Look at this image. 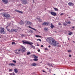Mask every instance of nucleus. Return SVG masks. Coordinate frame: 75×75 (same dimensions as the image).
Segmentation results:
<instances>
[{
    "label": "nucleus",
    "instance_id": "5701e85b",
    "mask_svg": "<svg viewBox=\"0 0 75 75\" xmlns=\"http://www.w3.org/2000/svg\"><path fill=\"white\" fill-rule=\"evenodd\" d=\"M55 11H58V9L56 8H53Z\"/></svg>",
    "mask_w": 75,
    "mask_h": 75
},
{
    "label": "nucleus",
    "instance_id": "ea45409f",
    "mask_svg": "<svg viewBox=\"0 0 75 75\" xmlns=\"http://www.w3.org/2000/svg\"><path fill=\"white\" fill-rule=\"evenodd\" d=\"M57 47H61V45H58Z\"/></svg>",
    "mask_w": 75,
    "mask_h": 75
},
{
    "label": "nucleus",
    "instance_id": "f03ea898",
    "mask_svg": "<svg viewBox=\"0 0 75 75\" xmlns=\"http://www.w3.org/2000/svg\"><path fill=\"white\" fill-rule=\"evenodd\" d=\"M22 42L23 44H29L30 45H32V44H33V43L32 42H30L28 41L25 40L22 41Z\"/></svg>",
    "mask_w": 75,
    "mask_h": 75
},
{
    "label": "nucleus",
    "instance_id": "393cba45",
    "mask_svg": "<svg viewBox=\"0 0 75 75\" xmlns=\"http://www.w3.org/2000/svg\"><path fill=\"white\" fill-rule=\"evenodd\" d=\"M33 61H38V59L35 58L34 59H33Z\"/></svg>",
    "mask_w": 75,
    "mask_h": 75
},
{
    "label": "nucleus",
    "instance_id": "2eb2a0df",
    "mask_svg": "<svg viewBox=\"0 0 75 75\" xmlns=\"http://www.w3.org/2000/svg\"><path fill=\"white\" fill-rule=\"evenodd\" d=\"M50 27H51V28L52 29L54 28L55 27V26H54V25H53L52 24V23H51Z\"/></svg>",
    "mask_w": 75,
    "mask_h": 75
},
{
    "label": "nucleus",
    "instance_id": "4468645a",
    "mask_svg": "<svg viewBox=\"0 0 75 75\" xmlns=\"http://www.w3.org/2000/svg\"><path fill=\"white\" fill-rule=\"evenodd\" d=\"M9 65H11V66H16V64H15L11 63L9 64Z\"/></svg>",
    "mask_w": 75,
    "mask_h": 75
},
{
    "label": "nucleus",
    "instance_id": "052dcab7",
    "mask_svg": "<svg viewBox=\"0 0 75 75\" xmlns=\"http://www.w3.org/2000/svg\"><path fill=\"white\" fill-rule=\"evenodd\" d=\"M69 32H70V31H69Z\"/></svg>",
    "mask_w": 75,
    "mask_h": 75
},
{
    "label": "nucleus",
    "instance_id": "a211bd4d",
    "mask_svg": "<svg viewBox=\"0 0 75 75\" xmlns=\"http://www.w3.org/2000/svg\"><path fill=\"white\" fill-rule=\"evenodd\" d=\"M47 65H49V66H50V67H52V65L51 64L49 63H47Z\"/></svg>",
    "mask_w": 75,
    "mask_h": 75
},
{
    "label": "nucleus",
    "instance_id": "0eeeda50",
    "mask_svg": "<svg viewBox=\"0 0 75 75\" xmlns=\"http://www.w3.org/2000/svg\"><path fill=\"white\" fill-rule=\"evenodd\" d=\"M25 24H27L28 25H31V24H32V23L30 21H26L25 22Z\"/></svg>",
    "mask_w": 75,
    "mask_h": 75
},
{
    "label": "nucleus",
    "instance_id": "6e6d98bb",
    "mask_svg": "<svg viewBox=\"0 0 75 75\" xmlns=\"http://www.w3.org/2000/svg\"><path fill=\"white\" fill-rule=\"evenodd\" d=\"M71 28H74V27L73 26Z\"/></svg>",
    "mask_w": 75,
    "mask_h": 75
},
{
    "label": "nucleus",
    "instance_id": "4c0bfd02",
    "mask_svg": "<svg viewBox=\"0 0 75 75\" xmlns=\"http://www.w3.org/2000/svg\"><path fill=\"white\" fill-rule=\"evenodd\" d=\"M68 52H71V50H68Z\"/></svg>",
    "mask_w": 75,
    "mask_h": 75
},
{
    "label": "nucleus",
    "instance_id": "4d7b16f0",
    "mask_svg": "<svg viewBox=\"0 0 75 75\" xmlns=\"http://www.w3.org/2000/svg\"><path fill=\"white\" fill-rule=\"evenodd\" d=\"M42 72H45V71L42 70Z\"/></svg>",
    "mask_w": 75,
    "mask_h": 75
},
{
    "label": "nucleus",
    "instance_id": "de8ad7c7",
    "mask_svg": "<svg viewBox=\"0 0 75 75\" xmlns=\"http://www.w3.org/2000/svg\"><path fill=\"white\" fill-rule=\"evenodd\" d=\"M3 9H1L0 10V12L1 11H3Z\"/></svg>",
    "mask_w": 75,
    "mask_h": 75
},
{
    "label": "nucleus",
    "instance_id": "b1692460",
    "mask_svg": "<svg viewBox=\"0 0 75 75\" xmlns=\"http://www.w3.org/2000/svg\"><path fill=\"white\" fill-rule=\"evenodd\" d=\"M13 31H14L15 33H17V30L13 29Z\"/></svg>",
    "mask_w": 75,
    "mask_h": 75
},
{
    "label": "nucleus",
    "instance_id": "8fccbe9b",
    "mask_svg": "<svg viewBox=\"0 0 75 75\" xmlns=\"http://www.w3.org/2000/svg\"><path fill=\"white\" fill-rule=\"evenodd\" d=\"M48 47H49V48H50L51 47V46H50V45H49V46H48Z\"/></svg>",
    "mask_w": 75,
    "mask_h": 75
},
{
    "label": "nucleus",
    "instance_id": "dca6fc26",
    "mask_svg": "<svg viewBox=\"0 0 75 75\" xmlns=\"http://www.w3.org/2000/svg\"><path fill=\"white\" fill-rule=\"evenodd\" d=\"M37 64H36V63H32L31 64V66H36Z\"/></svg>",
    "mask_w": 75,
    "mask_h": 75
},
{
    "label": "nucleus",
    "instance_id": "13d9d810",
    "mask_svg": "<svg viewBox=\"0 0 75 75\" xmlns=\"http://www.w3.org/2000/svg\"><path fill=\"white\" fill-rule=\"evenodd\" d=\"M38 20H40V18H38Z\"/></svg>",
    "mask_w": 75,
    "mask_h": 75
},
{
    "label": "nucleus",
    "instance_id": "412c9836",
    "mask_svg": "<svg viewBox=\"0 0 75 75\" xmlns=\"http://www.w3.org/2000/svg\"><path fill=\"white\" fill-rule=\"evenodd\" d=\"M45 31H48V28H44Z\"/></svg>",
    "mask_w": 75,
    "mask_h": 75
},
{
    "label": "nucleus",
    "instance_id": "72a5a7b5",
    "mask_svg": "<svg viewBox=\"0 0 75 75\" xmlns=\"http://www.w3.org/2000/svg\"><path fill=\"white\" fill-rule=\"evenodd\" d=\"M37 41H39L40 42H41V39H37Z\"/></svg>",
    "mask_w": 75,
    "mask_h": 75
},
{
    "label": "nucleus",
    "instance_id": "c756f323",
    "mask_svg": "<svg viewBox=\"0 0 75 75\" xmlns=\"http://www.w3.org/2000/svg\"><path fill=\"white\" fill-rule=\"evenodd\" d=\"M10 75H15V74H14V73L13 72L12 73H11Z\"/></svg>",
    "mask_w": 75,
    "mask_h": 75
},
{
    "label": "nucleus",
    "instance_id": "aec40b11",
    "mask_svg": "<svg viewBox=\"0 0 75 75\" xmlns=\"http://www.w3.org/2000/svg\"><path fill=\"white\" fill-rule=\"evenodd\" d=\"M29 28H31V29H32V30H34L35 31H37V30L35 29H34L30 26H29L28 27Z\"/></svg>",
    "mask_w": 75,
    "mask_h": 75
},
{
    "label": "nucleus",
    "instance_id": "20e7f679",
    "mask_svg": "<svg viewBox=\"0 0 75 75\" xmlns=\"http://www.w3.org/2000/svg\"><path fill=\"white\" fill-rule=\"evenodd\" d=\"M5 32H4V28H1L0 30V33L5 34Z\"/></svg>",
    "mask_w": 75,
    "mask_h": 75
},
{
    "label": "nucleus",
    "instance_id": "f8f14e48",
    "mask_svg": "<svg viewBox=\"0 0 75 75\" xmlns=\"http://www.w3.org/2000/svg\"><path fill=\"white\" fill-rule=\"evenodd\" d=\"M42 25H48V23L47 22H45L42 24Z\"/></svg>",
    "mask_w": 75,
    "mask_h": 75
},
{
    "label": "nucleus",
    "instance_id": "bf43d9fd",
    "mask_svg": "<svg viewBox=\"0 0 75 75\" xmlns=\"http://www.w3.org/2000/svg\"><path fill=\"white\" fill-rule=\"evenodd\" d=\"M73 42H74V43L75 42H74V41H73Z\"/></svg>",
    "mask_w": 75,
    "mask_h": 75
},
{
    "label": "nucleus",
    "instance_id": "cd10ccee",
    "mask_svg": "<svg viewBox=\"0 0 75 75\" xmlns=\"http://www.w3.org/2000/svg\"><path fill=\"white\" fill-rule=\"evenodd\" d=\"M12 45H13L14 44V45H16V43L14 42H12Z\"/></svg>",
    "mask_w": 75,
    "mask_h": 75
},
{
    "label": "nucleus",
    "instance_id": "a878e982",
    "mask_svg": "<svg viewBox=\"0 0 75 75\" xmlns=\"http://www.w3.org/2000/svg\"><path fill=\"white\" fill-rule=\"evenodd\" d=\"M66 23H67V24H71V22L70 21H69L68 22H66Z\"/></svg>",
    "mask_w": 75,
    "mask_h": 75
},
{
    "label": "nucleus",
    "instance_id": "e433bc0d",
    "mask_svg": "<svg viewBox=\"0 0 75 75\" xmlns=\"http://www.w3.org/2000/svg\"><path fill=\"white\" fill-rule=\"evenodd\" d=\"M63 24L64 25H67V24L65 23H63Z\"/></svg>",
    "mask_w": 75,
    "mask_h": 75
},
{
    "label": "nucleus",
    "instance_id": "603ef678",
    "mask_svg": "<svg viewBox=\"0 0 75 75\" xmlns=\"http://www.w3.org/2000/svg\"><path fill=\"white\" fill-rule=\"evenodd\" d=\"M37 46H39V45L38 44H37Z\"/></svg>",
    "mask_w": 75,
    "mask_h": 75
},
{
    "label": "nucleus",
    "instance_id": "69168bd1",
    "mask_svg": "<svg viewBox=\"0 0 75 75\" xmlns=\"http://www.w3.org/2000/svg\"><path fill=\"white\" fill-rule=\"evenodd\" d=\"M0 38H1V37H0Z\"/></svg>",
    "mask_w": 75,
    "mask_h": 75
},
{
    "label": "nucleus",
    "instance_id": "3c124183",
    "mask_svg": "<svg viewBox=\"0 0 75 75\" xmlns=\"http://www.w3.org/2000/svg\"><path fill=\"white\" fill-rule=\"evenodd\" d=\"M59 25H61V24L60 23H59Z\"/></svg>",
    "mask_w": 75,
    "mask_h": 75
},
{
    "label": "nucleus",
    "instance_id": "c85d7f7f",
    "mask_svg": "<svg viewBox=\"0 0 75 75\" xmlns=\"http://www.w3.org/2000/svg\"><path fill=\"white\" fill-rule=\"evenodd\" d=\"M34 58H38V56L36 55H34Z\"/></svg>",
    "mask_w": 75,
    "mask_h": 75
},
{
    "label": "nucleus",
    "instance_id": "a18cd8bd",
    "mask_svg": "<svg viewBox=\"0 0 75 75\" xmlns=\"http://www.w3.org/2000/svg\"><path fill=\"white\" fill-rule=\"evenodd\" d=\"M38 52H40V49H39L38 50Z\"/></svg>",
    "mask_w": 75,
    "mask_h": 75
},
{
    "label": "nucleus",
    "instance_id": "79ce46f5",
    "mask_svg": "<svg viewBox=\"0 0 75 75\" xmlns=\"http://www.w3.org/2000/svg\"><path fill=\"white\" fill-rule=\"evenodd\" d=\"M60 16H63V13H61L60 14Z\"/></svg>",
    "mask_w": 75,
    "mask_h": 75
},
{
    "label": "nucleus",
    "instance_id": "1a4fd4ad",
    "mask_svg": "<svg viewBox=\"0 0 75 75\" xmlns=\"http://www.w3.org/2000/svg\"><path fill=\"white\" fill-rule=\"evenodd\" d=\"M2 1L4 2V4H6L8 3V1L7 0H2Z\"/></svg>",
    "mask_w": 75,
    "mask_h": 75
},
{
    "label": "nucleus",
    "instance_id": "6e6552de",
    "mask_svg": "<svg viewBox=\"0 0 75 75\" xmlns=\"http://www.w3.org/2000/svg\"><path fill=\"white\" fill-rule=\"evenodd\" d=\"M50 14L52 15V16H55L56 15H57V13L54 12H50Z\"/></svg>",
    "mask_w": 75,
    "mask_h": 75
},
{
    "label": "nucleus",
    "instance_id": "423d86ee",
    "mask_svg": "<svg viewBox=\"0 0 75 75\" xmlns=\"http://www.w3.org/2000/svg\"><path fill=\"white\" fill-rule=\"evenodd\" d=\"M21 50L22 52H24L25 50V48L23 46H21Z\"/></svg>",
    "mask_w": 75,
    "mask_h": 75
},
{
    "label": "nucleus",
    "instance_id": "9d476101",
    "mask_svg": "<svg viewBox=\"0 0 75 75\" xmlns=\"http://www.w3.org/2000/svg\"><path fill=\"white\" fill-rule=\"evenodd\" d=\"M68 5L70 6H74V4H73L72 2H69L68 3Z\"/></svg>",
    "mask_w": 75,
    "mask_h": 75
},
{
    "label": "nucleus",
    "instance_id": "a19ab883",
    "mask_svg": "<svg viewBox=\"0 0 75 75\" xmlns=\"http://www.w3.org/2000/svg\"><path fill=\"white\" fill-rule=\"evenodd\" d=\"M13 71V70L12 69H10L9 70V72L10 71Z\"/></svg>",
    "mask_w": 75,
    "mask_h": 75
},
{
    "label": "nucleus",
    "instance_id": "f704fd0d",
    "mask_svg": "<svg viewBox=\"0 0 75 75\" xmlns=\"http://www.w3.org/2000/svg\"><path fill=\"white\" fill-rule=\"evenodd\" d=\"M13 62H14V63H16V60H13L12 61Z\"/></svg>",
    "mask_w": 75,
    "mask_h": 75
},
{
    "label": "nucleus",
    "instance_id": "4be33fe9",
    "mask_svg": "<svg viewBox=\"0 0 75 75\" xmlns=\"http://www.w3.org/2000/svg\"><path fill=\"white\" fill-rule=\"evenodd\" d=\"M14 72H15V73H17V72H18V70H17V69H14Z\"/></svg>",
    "mask_w": 75,
    "mask_h": 75
},
{
    "label": "nucleus",
    "instance_id": "37998d69",
    "mask_svg": "<svg viewBox=\"0 0 75 75\" xmlns=\"http://www.w3.org/2000/svg\"><path fill=\"white\" fill-rule=\"evenodd\" d=\"M33 49H34V50H35V47L34 46H33Z\"/></svg>",
    "mask_w": 75,
    "mask_h": 75
},
{
    "label": "nucleus",
    "instance_id": "2f4dec72",
    "mask_svg": "<svg viewBox=\"0 0 75 75\" xmlns=\"http://www.w3.org/2000/svg\"><path fill=\"white\" fill-rule=\"evenodd\" d=\"M71 34H72V32H71L69 33L68 34V35H71Z\"/></svg>",
    "mask_w": 75,
    "mask_h": 75
},
{
    "label": "nucleus",
    "instance_id": "e2e57ef3",
    "mask_svg": "<svg viewBox=\"0 0 75 75\" xmlns=\"http://www.w3.org/2000/svg\"><path fill=\"white\" fill-rule=\"evenodd\" d=\"M48 69V68H47V69Z\"/></svg>",
    "mask_w": 75,
    "mask_h": 75
},
{
    "label": "nucleus",
    "instance_id": "f3484780",
    "mask_svg": "<svg viewBox=\"0 0 75 75\" xmlns=\"http://www.w3.org/2000/svg\"><path fill=\"white\" fill-rule=\"evenodd\" d=\"M20 25H23V24H24V22L22 21H21L20 22Z\"/></svg>",
    "mask_w": 75,
    "mask_h": 75
},
{
    "label": "nucleus",
    "instance_id": "39448f33",
    "mask_svg": "<svg viewBox=\"0 0 75 75\" xmlns=\"http://www.w3.org/2000/svg\"><path fill=\"white\" fill-rule=\"evenodd\" d=\"M15 52L16 54H20V50L17 49L16 50Z\"/></svg>",
    "mask_w": 75,
    "mask_h": 75
},
{
    "label": "nucleus",
    "instance_id": "680f3d73",
    "mask_svg": "<svg viewBox=\"0 0 75 75\" xmlns=\"http://www.w3.org/2000/svg\"><path fill=\"white\" fill-rule=\"evenodd\" d=\"M68 40H69V39L68 38Z\"/></svg>",
    "mask_w": 75,
    "mask_h": 75
},
{
    "label": "nucleus",
    "instance_id": "7ed1b4c3",
    "mask_svg": "<svg viewBox=\"0 0 75 75\" xmlns=\"http://www.w3.org/2000/svg\"><path fill=\"white\" fill-rule=\"evenodd\" d=\"M3 16L4 17H6V18H10L11 17L10 16V14H7L6 13H4L3 15Z\"/></svg>",
    "mask_w": 75,
    "mask_h": 75
},
{
    "label": "nucleus",
    "instance_id": "49530a36",
    "mask_svg": "<svg viewBox=\"0 0 75 75\" xmlns=\"http://www.w3.org/2000/svg\"><path fill=\"white\" fill-rule=\"evenodd\" d=\"M35 36H36V37H38V35H35Z\"/></svg>",
    "mask_w": 75,
    "mask_h": 75
},
{
    "label": "nucleus",
    "instance_id": "9b49d317",
    "mask_svg": "<svg viewBox=\"0 0 75 75\" xmlns=\"http://www.w3.org/2000/svg\"><path fill=\"white\" fill-rule=\"evenodd\" d=\"M23 4H27V2L26 0H21Z\"/></svg>",
    "mask_w": 75,
    "mask_h": 75
},
{
    "label": "nucleus",
    "instance_id": "58836bf2",
    "mask_svg": "<svg viewBox=\"0 0 75 75\" xmlns=\"http://www.w3.org/2000/svg\"><path fill=\"white\" fill-rule=\"evenodd\" d=\"M45 51H47V50H48V49L47 48H45Z\"/></svg>",
    "mask_w": 75,
    "mask_h": 75
},
{
    "label": "nucleus",
    "instance_id": "bb28decb",
    "mask_svg": "<svg viewBox=\"0 0 75 75\" xmlns=\"http://www.w3.org/2000/svg\"><path fill=\"white\" fill-rule=\"evenodd\" d=\"M21 37H25V35L24 34H22L21 35Z\"/></svg>",
    "mask_w": 75,
    "mask_h": 75
},
{
    "label": "nucleus",
    "instance_id": "0e129e2a",
    "mask_svg": "<svg viewBox=\"0 0 75 75\" xmlns=\"http://www.w3.org/2000/svg\"><path fill=\"white\" fill-rule=\"evenodd\" d=\"M53 75H55V74H54Z\"/></svg>",
    "mask_w": 75,
    "mask_h": 75
},
{
    "label": "nucleus",
    "instance_id": "473e14b6",
    "mask_svg": "<svg viewBox=\"0 0 75 75\" xmlns=\"http://www.w3.org/2000/svg\"><path fill=\"white\" fill-rule=\"evenodd\" d=\"M14 31V29H11V32H13Z\"/></svg>",
    "mask_w": 75,
    "mask_h": 75
},
{
    "label": "nucleus",
    "instance_id": "c9c22d12",
    "mask_svg": "<svg viewBox=\"0 0 75 75\" xmlns=\"http://www.w3.org/2000/svg\"><path fill=\"white\" fill-rule=\"evenodd\" d=\"M30 52H28L27 53V55H30Z\"/></svg>",
    "mask_w": 75,
    "mask_h": 75
},
{
    "label": "nucleus",
    "instance_id": "6ab92c4d",
    "mask_svg": "<svg viewBox=\"0 0 75 75\" xmlns=\"http://www.w3.org/2000/svg\"><path fill=\"white\" fill-rule=\"evenodd\" d=\"M8 26H7L6 27V28L7 29V31H8L9 32V33H11V31H10V29L7 28H8Z\"/></svg>",
    "mask_w": 75,
    "mask_h": 75
},
{
    "label": "nucleus",
    "instance_id": "864d4df0",
    "mask_svg": "<svg viewBox=\"0 0 75 75\" xmlns=\"http://www.w3.org/2000/svg\"><path fill=\"white\" fill-rule=\"evenodd\" d=\"M31 47H32V48H33V47H34V46H33V45H31Z\"/></svg>",
    "mask_w": 75,
    "mask_h": 75
},
{
    "label": "nucleus",
    "instance_id": "f257e3e1",
    "mask_svg": "<svg viewBox=\"0 0 75 75\" xmlns=\"http://www.w3.org/2000/svg\"><path fill=\"white\" fill-rule=\"evenodd\" d=\"M46 41L50 44L51 43L52 45L54 47H56L57 46V45L59 44V43H57V41H55V40L51 38H47L46 39Z\"/></svg>",
    "mask_w": 75,
    "mask_h": 75
},
{
    "label": "nucleus",
    "instance_id": "ddd939ff",
    "mask_svg": "<svg viewBox=\"0 0 75 75\" xmlns=\"http://www.w3.org/2000/svg\"><path fill=\"white\" fill-rule=\"evenodd\" d=\"M15 11H17L18 13H21V14H23V12L19 10L17 11V10H15Z\"/></svg>",
    "mask_w": 75,
    "mask_h": 75
},
{
    "label": "nucleus",
    "instance_id": "5fc2aeb1",
    "mask_svg": "<svg viewBox=\"0 0 75 75\" xmlns=\"http://www.w3.org/2000/svg\"><path fill=\"white\" fill-rule=\"evenodd\" d=\"M41 47H43V45H41Z\"/></svg>",
    "mask_w": 75,
    "mask_h": 75
},
{
    "label": "nucleus",
    "instance_id": "09e8293b",
    "mask_svg": "<svg viewBox=\"0 0 75 75\" xmlns=\"http://www.w3.org/2000/svg\"><path fill=\"white\" fill-rule=\"evenodd\" d=\"M38 37H40V38H41V36L38 35Z\"/></svg>",
    "mask_w": 75,
    "mask_h": 75
},
{
    "label": "nucleus",
    "instance_id": "7c9ffc66",
    "mask_svg": "<svg viewBox=\"0 0 75 75\" xmlns=\"http://www.w3.org/2000/svg\"><path fill=\"white\" fill-rule=\"evenodd\" d=\"M30 33H33V31L32 30H30Z\"/></svg>",
    "mask_w": 75,
    "mask_h": 75
},
{
    "label": "nucleus",
    "instance_id": "c03bdc74",
    "mask_svg": "<svg viewBox=\"0 0 75 75\" xmlns=\"http://www.w3.org/2000/svg\"><path fill=\"white\" fill-rule=\"evenodd\" d=\"M69 57H71V55L69 54Z\"/></svg>",
    "mask_w": 75,
    "mask_h": 75
}]
</instances>
